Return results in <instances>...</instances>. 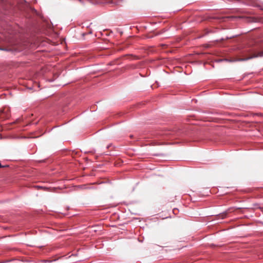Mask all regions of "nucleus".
<instances>
[{
	"label": "nucleus",
	"mask_w": 263,
	"mask_h": 263,
	"mask_svg": "<svg viewBox=\"0 0 263 263\" xmlns=\"http://www.w3.org/2000/svg\"><path fill=\"white\" fill-rule=\"evenodd\" d=\"M263 57V51H260V52H258L256 53H254L251 57H250L249 58H247L246 59H240V61H245V60H250V59H251L252 58H258V57Z\"/></svg>",
	"instance_id": "f257e3e1"
},
{
	"label": "nucleus",
	"mask_w": 263,
	"mask_h": 263,
	"mask_svg": "<svg viewBox=\"0 0 263 263\" xmlns=\"http://www.w3.org/2000/svg\"><path fill=\"white\" fill-rule=\"evenodd\" d=\"M41 262H48V261H47V260H42Z\"/></svg>",
	"instance_id": "f03ea898"
},
{
	"label": "nucleus",
	"mask_w": 263,
	"mask_h": 263,
	"mask_svg": "<svg viewBox=\"0 0 263 263\" xmlns=\"http://www.w3.org/2000/svg\"><path fill=\"white\" fill-rule=\"evenodd\" d=\"M79 1H81V0H78Z\"/></svg>",
	"instance_id": "7ed1b4c3"
}]
</instances>
